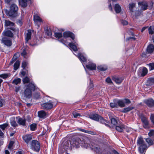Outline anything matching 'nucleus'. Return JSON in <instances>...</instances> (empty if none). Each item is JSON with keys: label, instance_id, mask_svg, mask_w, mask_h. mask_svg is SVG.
I'll return each mask as SVG.
<instances>
[{"label": "nucleus", "instance_id": "0eeeda50", "mask_svg": "<svg viewBox=\"0 0 154 154\" xmlns=\"http://www.w3.org/2000/svg\"><path fill=\"white\" fill-rule=\"evenodd\" d=\"M41 106L44 109L48 110L51 109L53 107V104L51 101H49L48 102L42 104Z\"/></svg>", "mask_w": 154, "mask_h": 154}, {"label": "nucleus", "instance_id": "ea45409f", "mask_svg": "<svg viewBox=\"0 0 154 154\" xmlns=\"http://www.w3.org/2000/svg\"><path fill=\"white\" fill-rule=\"evenodd\" d=\"M147 70L145 67H144L142 70L141 75L142 76H144L147 73Z\"/></svg>", "mask_w": 154, "mask_h": 154}, {"label": "nucleus", "instance_id": "ddd939ff", "mask_svg": "<svg viewBox=\"0 0 154 154\" xmlns=\"http://www.w3.org/2000/svg\"><path fill=\"white\" fill-rule=\"evenodd\" d=\"M63 36L64 38H66L68 37L71 38L72 39L74 40L75 39L74 34L70 32H66L63 33Z\"/></svg>", "mask_w": 154, "mask_h": 154}, {"label": "nucleus", "instance_id": "3c124183", "mask_svg": "<svg viewBox=\"0 0 154 154\" xmlns=\"http://www.w3.org/2000/svg\"><path fill=\"white\" fill-rule=\"evenodd\" d=\"M27 64L28 63L26 61H23L22 63V67L23 68V69H25Z\"/></svg>", "mask_w": 154, "mask_h": 154}, {"label": "nucleus", "instance_id": "7ed1b4c3", "mask_svg": "<svg viewBox=\"0 0 154 154\" xmlns=\"http://www.w3.org/2000/svg\"><path fill=\"white\" fill-rule=\"evenodd\" d=\"M30 147L32 150L38 152L40 149V144L37 140H34L32 141Z\"/></svg>", "mask_w": 154, "mask_h": 154}, {"label": "nucleus", "instance_id": "de8ad7c7", "mask_svg": "<svg viewBox=\"0 0 154 154\" xmlns=\"http://www.w3.org/2000/svg\"><path fill=\"white\" fill-rule=\"evenodd\" d=\"M30 81V79H29L27 77H25L23 79V82L24 83V84H25V83H28V82H29Z\"/></svg>", "mask_w": 154, "mask_h": 154}, {"label": "nucleus", "instance_id": "0e129e2a", "mask_svg": "<svg viewBox=\"0 0 154 154\" xmlns=\"http://www.w3.org/2000/svg\"><path fill=\"white\" fill-rule=\"evenodd\" d=\"M149 33V34H153L154 31L151 29V26L148 29Z\"/></svg>", "mask_w": 154, "mask_h": 154}, {"label": "nucleus", "instance_id": "5fc2aeb1", "mask_svg": "<svg viewBox=\"0 0 154 154\" xmlns=\"http://www.w3.org/2000/svg\"><path fill=\"white\" fill-rule=\"evenodd\" d=\"M106 82L108 84H111L112 83V80L109 77H108L106 79Z\"/></svg>", "mask_w": 154, "mask_h": 154}, {"label": "nucleus", "instance_id": "49530a36", "mask_svg": "<svg viewBox=\"0 0 154 154\" xmlns=\"http://www.w3.org/2000/svg\"><path fill=\"white\" fill-rule=\"evenodd\" d=\"M142 12L141 10H138L136 11L135 12V15L136 17H137L139 16H140Z\"/></svg>", "mask_w": 154, "mask_h": 154}, {"label": "nucleus", "instance_id": "9d476101", "mask_svg": "<svg viewBox=\"0 0 154 154\" xmlns=\"http://www.w3.org/2000/svg\"><path fill=\"white\" fill-rule=\"evenodd\" d=\"M86 68L90 70H95L96 68V66L95 64L91 62H90L86 66Z\"/></svg>", "mask_w": 154, "mask_h": 154}, {"label": "nucleus", "instance_id": "79ce46f5", "mask_svg": "<svg viewBox=\"0 0 154 154\" xmlns=\"http://www.w3.org/2000/svg\"><path fill=\"white\" fill-rule=\"evenodd\" d=\"M149 85H152L154 84V78H149L147 81Z\"/></svg>", "mask_w": 154, "mask_h": 154}, {"label": "nucleus", "instance_id": "423d86ee", "mask_svg": "<svg viewBox=\"0 0 154 154\" xmlns=\"http://www.w3.org/2000/svg\"><path fill=\"white\" fill-rule=\"evenodd\" d=\"M140 118L141 119L144 128H148L149 127V122L147 119L142 114L140 115Z\"/></svg>", "mask_w": 154, "mask_h": 154}, {"label": "nucleus", "instance_id": "6e6d98bb", "mask_svg": "<svg viewBox=\"0 0 154 154\" xmlns=\"http://www.w3.org/2000/svg\"><path fill=\"white\" fill-rule=\"evenodd\" d=\"M110 106L112 108H117L118 106V105L116 103H111L110 104Z\"/></svg>", "mask_w": 154, "mask_h": 154}, {"label": "nucleus", "instance_id": "37998d69", "mask_svg": "<svg viewBox=\"0 0 154 154\" xmlns=\"http://www.w3.org/2000/svg\"><path fill=\"white\" fill-rule=\"evenodd\" d=\"M72 115L73 116V117L75 118H77L78 116H82L81 114L75 111H73L72 113Z\"/></svg>", "mask_w": 154, "mask_h": 154}, {"label": "nucleus", "instance_id": "c756f323", "mask_svg": "<svg viewBox=\"0 0 154 154\" xmlns=\"http://www.w3.org/2000/svg\"><path fill=\"white\" fill-rule=\"evenodd\" d=\"M10 123L11 125L14 127H15L17 126V124L14 118H11V119Z\"/></svg>", "mask_w": 154, "mask_h": 154}, {"label": "nucleus", "instance_id": "4c0bfd02", "mask_svg": "<svg viewBox=\"0 0 154 154\" xmlns=\"http://www.w3.org/2000/svg\"><path fill=\"white\" fill-rule=\"evenodd\" d=\"M134 107H128L126 108H124L122 111L123 112H127L130 111L131 110L133 109Z\"/></svg>", "mask_w": 154, "mask_h": 154}, {"label": "nucleus", "instance_id": "f257e3e1", "mask_svg": "<svg viewBox=\"0 0 154 154\" xmlns=\"http://www.w3.org/2000/svg\"><path fill=\"white\" fill-rule=\"evenodd\" d=\"M146 142L148 144L149 146H147L143 141L142 138L140 137L138 138L137 141V145L138 146V151L140 154H145L146 151L148 147L153 144L154 140H152L150 138L145 139Z\"/></svg>", "mask_w": 154, "mask_h": 154}, {"label": "nucleus", "instance_id": "774afa93", "mask_svg": "<svg viewBox=\"0 0 154 154\" xmlns=\"http://www.w3.org/2000/svg\"><path fill=\"white\" fill-rule=\"evenodd\" d=\"M153 2L152 1H151L150 2L149 5V9H151L152 8V7L153 5Z\"/></svg>", "mask_w": 154, "mask_h": 154}, {"label": "nucleus", "instance_id": "2eb2a0df", "mask_svg": "<svg viewBox=\"0 0 154 154\" xmlns=\"http://www.w3.org/2000/svg\"><path fill=\"white\" fill-rule=\"evenodd\" d=\"M125 128V126L123 124H118L116 127V130L120 132H122Z\"/></svg>", "mask_w": 154, "mask_h": 154}, {"label": "nucleus", "instance_id": "f704fd0d", "mask_svg": "<svg viewBox=\"0 0 154 154\" xmlns=\"http://www.w3.org/2000/svg\"><path fill=\"white\" fill-rule=\"evenodd\" d=\"M14 25V23L9 20H5V26H13Z\"/></svg>", "mask_w": 154, "mask_h": 154}, {"label": "nucleus", "instance_id": "2f4dec72", "mask_svg": "<svg viewBox=\"0 0 154 154\" xmlns=\"http://www.w3.org/2000/svg\"><path fill=\"white\" fill-rule=\"evenodd\" d=\"M98 70L101 71H104L107 69V67L105 65H100L97 67Z\"/></svg>", "mask_w": 154, "mask_h": 154}, {"label": "nucleus", "instance_id": "13d9d810", "mask_svg": "<svg viewBox=\"0 0 154 154\" xmlns=\"http://www.w3.org/2000/svg\"><path fill=\"white\" fill-rule=\"evenodd\" d=\"M34 97L36 99H38L40 97V94L38 93H35L34 94Z\"/></svg>", "mask_w": 154, "mask_h": 154}, {"label": "nucleus", "instance_id": "c9c22d12", "mask_svg": "<svg viewBox=\"0 0 154 154\" xmlns=\"http://www.w3.org/2000/svg\"><path fill=\"white\" fill-rule=\"evenodd\" d=\"M80 131L82 132H85V133L89 134H94V132L93 131H90L86 130H85L84 129H80Z\"/></svg>", "mask_w": 154, "mask_h": 154}, {"label": "nucleus", "instance_id": "7c9ffc66", "mask_svg": "<svg viewBox=\"0 0 154 154\" xmlns=\"http://www.w3.org/2000/svg\"><path fill=\"white\" fill-rule=\"evenodd\" d=\"M34 20L35 22L38 21L39 22H41L42 21V20L40 17L38 16L36 14L34 16Z\"/></svg>", "mask_w": 154, "mask_h": 154}, {"label": "nucleus", "instance_id": "b1692460", "mask_svg": "<svg viewBox=\"0 0 154 154\" xmlns=\"http://www.w3.org/2000/svg\"><path fill=\"white\" fill-rule=\"evenodd\" d=\"M98 121L102 124H105L107 127H109V125L107 124L108 123V121L103 119L101 116H100L99 118V121Z\"/></svg>", "mask_w": 154, "mask_h": 154}, {"label": "nucleus", "instance_id": "f3484780", "mask_svg": "<svg viewBox=\"0 0 154 154\" xmlns=\"http://www.w3.org/2000/svg\"><path fill=\"white\" fill-rule=\"evenodd\" d=\"M74 43L70 42L69 43V47L75 52L77 51L76 45H78V44L76 43V41H75Z\"/></svg>", "mask_w": 154, "mask_h": 154}, {"label": "nucleus", "instance_id": "680f3d73", "mask_svg": "<svg viewBox=\"0 0 154 154\" xmlns=\"http://www.w3.org/2000/svg\"><path fill=\"white\" fill-rule=\"evenodd\" d=\"M150 119L154 125V115L153 114H151V115Z\"/></svg>", "mask_w": 154, "mask_h": 154}, {"label": "nucleus", "instance_id": "dca6fc26", "mask_svg": "<svg viewBox=\"0 0 154 154\" xmlns=\"http://www.w3.org/2000/svg\"><path fill=\"white\" fill-rule=\"evenodd\" d=\"M144 103L149 107H152L154 106V100L152 99L145 100Z\"/></svg>", "mask_w": 154, "mask_h": 154}, {"label": "nucleus", "instance_id": "e433bc0d", "mask_svg": "<svg viewBox=\"0 0 154 154\" xmlns=\"http://www.w3.org/2000/svg\"><path fill=\"white\" fill-rule=\"evenodd\" d=\"M21 82V79L20 78H17L14 79L13 82L12 83L15 84L16 85L20 84Z\"/></svg>", "mask_w": 154, "mask_h": 154}, {"label": "nucleus", "instance_id": "4be33fe9", "mask_svg": "<svg viewBox=\"0 0 154 154\" xmlns=\"http://www.w3.org/2000/svg\"><path fill=\"white\" fill-rule=\"evenodd\" d=\"M31 0H20L19 3L20 6L23 7H25L27 5V2Z\"/></svg>", "mask_w": 154, "mask_h": 154}, {"label": "nucleus", "instance_id": "6ab92c4d", "mask_svg": "<svg viewBox=\"0 0 154 154\" xmlns=\"http://www.w3.org/2000/svg\"><path fill=\"white\" fill-rule=\"evenodd\" d=\"M3 34L4 36L11 38L14 35L13 33L10 30H5L3 32Z\"/></svg>", "mask_w": 154, "mask_h": 154}, {"label": "nucleus", "instance_id": "4d7b16f0", "mask_svg": "<svg viewBox=\"0 0 154 154\" xmlns=\"http://www.w3.org/2000/svg\"><path fill=\"white\" fill-rule=\"evenodd\" d=\"M26 49L24 48L21 54L22 56H23L24 57H26Z\"/></svg>", "mask_w": 154, "mask_h": 154}, {"label": "nucleus", "instance_id": "58836bf2", "mask_svg": "<svg viewBox=\"0 0 154 154\" xmlns=\"http://www.w3.org/2000/svg\"><path fill=\"white\" fill-rule=\"evenodd\" d=\"M54 36L57 38H60L62 36V33L61 32H54Z\"/></svg>", "mask_w": 154, "mask_h": 154}, {"label": "nucleus", "instance_id": "338daca9", "mask_svg": "<svg viewBox=\"0 0 154 154\" xmlns=\"http://www.w3.org/2000/svg\"><path fill=\"white\" fill-rule=\"evenodd\" d=\"M125 129L126 130V131L127 132H129L131 130V128L127 127L125 126Z\"/></svg>", "mask_w": 154, "mask_h": 154}, {"label": "nucleus", "instance_id": "72a5a7b5", "mask_svg": "<svg viewBox=\"0 0 154 154\" xmlns=\"http://www.w3.org/2000/svg\"><path fill=\"white\" fill-rule=\"evenodd\" d=\"M117 103L119 106L121 107H123L125 106V103L122 100H119L118 101Z\"/></svg>", "mask_w": 154, "mask_h": 154}, {"label": "nucleus", "instance_id": "f03ea898", "mask_svg": "<svg viewBox=\"0 0 154 154\" xmlns=\"http://www.w3.org/2000/svg\"><path fill=\"white\" fill-rule=\"evenodd\" d=\"M25 88L23 92L24 97L27 98H30L31 97L32 90L34 91L37 89L35 84L32 82L26 85Z\"/></svg>", "mask_w": 154, "mask_h": 154}, {"label": "nucleus", "instance_id": "c03bdc74", "mask_svg": "<svg viewBox=\"0 0 154 154\" xmlns=\"http://www.w3.org/2000/svg\"><path fill=\"white\" fill-rule=\"evenodd\" d=\"M37 125L33 123L30 126V130L32 131L35 130L36 128Z\"/></svg>", "mask_w": 154, "mask_h": 154}, {"label": "nucleus", "instance_id": "4468645a", "mask_svg": "<svg viewBox=\"0 0 154 154\" xmlns=\"http://www.w3.org/2000/svg\"><path fill=\"white\" fill-rule=\"evenodd\" d=\"M38 117L42 119H45L48 116L47 113L42 110L38 111Z\"/></svg>", "mask_w": 154, "mask_h": 154}, {"label": "nucleus", "instance_id": "412c9836", "mask_svg": "<svg viewBox=\"0 0 154 154\" xmlns=\"http://www.w3.org/2000/svg\"><path fill=\"white\" fill-rule=\"evenodd\" d=\"M72 145V142L69 141H66L64 142L63 143V147L65 149H70Z\"/></svg>", "mask_w": 154, "mask_h": 154}, {"label": "nucleus", "instance_id": "20e7f679", "mask_svg": "<svg viewBox=\"0 0 154 154\" xmlns=\"http://www.w3.org/2000/svg\"><path fill=\"white\" fill-rule=\"evenodd\" d=\"M22 137L23 140L28 145L32 139V135L31 134H26L23 135Z\"/></svg>", "mask_w": 154, "mask_h": 154}, {"label": "nucleus", "instance_id": "8fccbe9b", "mask_svg": "<svg viewBox=\"0 0 154 154\" xmlns=\"http://www.w3.org/2000/svg\"><path fill=\"white\" fill-rule=\"evenodd\" d=\"M8 77V74H4L0 75V77L4 79H6Z\"/></svg>", "mask_w": 154, "mask_h": 154}, {"label": "nucleus", "instance_id": "5701e85b", "mask_svg": "<svg viewBox=\"0 0 154 154\" xmlns=\"http://www.w3.org/2000/svg\"><path fill=\"white\" fill-rule=\"evenodd\" d=\"M136 4L134 3H130L128 5L130 11L132 13L134 12V8L136 7Z\"/></svg>", "mask_w": 154, "mask_h": 154}, {"label": "nucleus", "instance_id": "cd10ccee", "mask_svg": "<svg viewBox=\"0 0 154 154\" xmlns=\"http://www.w3.org/2000/svg\"><path fill=\"white\" fill-rule=\"evenodd\" d=\"M115 10L117 13H119L121 11V8L120 6L118 4H116L115 5Z\"/></svg>", "mask_w": 154, "mask_h": 154}, {"label": "nucleus", "instance_id": "393cba45", "mask_svg": "<svg viewBox=\"0 0 154 154\" xmlns=\"http://www.w3.org/2000/svg\"><path fill=\"white\" fill-rule=\"evenodd\" d=\"M112 79L113 81L118 84H120L122 81V79L120 77L113 76L112 77Z\"/></svg>", "mask_w": 154, "mask_h": 154}, {"label": "nucleus", "instance_id": "1a4fd4ad", "mask_svg": "<svg viewBox=\"0 0 154 154\" xmlns=\"http://www.w3.org/2000/svg\"><path fill=\"white\" fill-rule=\"evenodd\" d=\"M80 139L81 140V141L80 142V146L86 148L89 147V145L87 143V141L88 140L87 138H85V139L80 138Z\"/></svg>", "mask_w": 154, "mask_h": 154}, {"label": "nucleus", "instance_id": "6e6552de", "mask_svg": "<svg viewBox=\"0 0 154 154\" xmlns=\"http://www.w3.org/2000/svg\"><path fill=\"white\" fill-rule=\"evenodd\" d=\"M80 138H77L75 139H73L72 142V146L75 148H78L80 146V142H81Z\"/></svg>", "mask_w": 154, "mask_h": 154}, {"label": "nucleus", "instance_id": "a18cd8bd", "mask_svg": "<svg viewBox=\"0 0 154 154\" xmlns=\"http://www.w3.org/2000/svg\"><path fill=\"white\" fill-rule=\"evenodd\" d=\"M91 148L92 149L94 150L96 153H99L100 148L99 147H94L92 146Z\"/></svg>", "mask_w": 154, "mask_h": 154}, {"label": "nucleus", "instance_id": "bb28decb", "mask_svg": "<svg viewBox=\"0 0 154 154\" xmlns=\"http://www.w3.org/2000/svg\"><path fill=\"white\" fill-rule=\"evenodd\" d=\"M32 34V31L30 30H28L25 36V39L27 42L31 39Z\"/></svg>", "mask_w": 154, "mask_h": 154}, {"label": "nucleus", "instance_id": "c85d7f7f", "mask_svg": "<svg viewBox=\"0 0 154 154\" xmlns=\"http://www.w3.org/2000/svg\"><path fill=\"white\" fill-rule=\"evenodd\" d=\"M78 57L82 62H85L86 61V59L81 53H79L78 54Z\"/></svg>", "mask_w": 154, "mask_h": 154}, {"label": "nucleus", "instance_id": "69168bd1", "mask_svg": "<svg viewBox=\"0 0 154 154\" xmlns=\"http://www.w3.org/2000/svg\"><path fill=\"white\" fill-rule=\"evenodd\" d=\"M90 82L89 84V88H92L94 87V86L93 83L91 82V81L90 79Z\"/></svg>", "mask_w": 154, "mask_h": 154}, {"label": "nucleus", "instance_id": "052dcab7", "mask_svg": "<svg viewBox=\"0 0 154 154\" xmlns=\"http://www.w3.org/2000/svg\"><path fill=\"white\" fill-rule=\"evenodd\" d=\"M154 134V130H151L148 133V135L149 137H151Z\"/></svg>", "mask_w": 154, "mask_h": 154}, {"label": "nucleus", "instance_id": "603ef678", "mask_svg": "<svg viewBox=\"0 0 154 154\" xmlns=\"http://www.w3.org/2000/svg\"><path fill=\"white\" fill-rule=\"evenodd\" d=\"M149 69L150 70L154 69V63H151L149 64Z\"/></svg>", "mask_w": 154, "mask_h": 154}, {"label": "nucleus", "instance_id": "473e14b6", "mask_svg": "<svg viewBox=\"0 0 154 154\" xmlns=\"http://www.w3.org/2000/svg\"><path fill=\"white\" fill-rule=\"evenodd\" d=\"M20 64V62L18 60H17L16 62L14 65V70H16L18 69Z\"/></svg>", "mask_w": 154, "mask_h": 154}, {"label": "nucleus", "instance_id": "aec40b11", "mask_svg": "<svg viewBox=\"0 0 154 154\" xmlns=\"http://www.w3.org/2000/svg\"><path fill=\"white\" fill-rule=\"evenodd\" d=\"M154 46L152 44L149 45L146 48V53L151 54L154 51Z\"/></svg>", "mask_w": 154, "mask_h": 154}, {"label": "nucleus", "instance_id": "a19ab883", "mask_svg": "<svg viewBox=\"0 0 154 154\" xmlns=\"http://www.w3.org/2000/svg\"><path fill=\"white\" fill-rule=\"evenodd\" d=\"M8 123H5L2 125H0V128L3 131H4L8 126Z\"/></svg>", "mask_w": 154, "mask_h": 154}, {"label": "nucleus", "instance_id": "e2e57ef3", "mask_svg": "<svg viewBox=\"0 0 154 154\" xmlns=\"http://www.w3.org/2000/svg\"><path fill=\"white\" fill-rule=\"evenodd\" d=\"M121 23L123 25H126L128 24V22L127 21L123 20H122L121 21Z\"/></svg>", "mask_w": 154, "mask_h": 154}, {"label": "nucleus", "instance_id": "9b49d317", "mask_svg": "<svg viewBox=\"0 0 154 154\" xmlns=\"http://www.w3.org/2000/svg\"><path fill=\"white\" fill-rule=\"evenodd\" d=\"M2 41L5 45L8 47L11 46L12 44L11 39L6 37L2 38Z\"/></svg>", "mask_w": 154, "mask_h": 154}, {"label": "nucleus", "instance_id": "864d4df0", "mask_svg": "<svg viewBox=\"0 0 154 154\" xmlns=\"http://www.w3.org/2000/svg\"><path fill=\"white\" fill-rule=\"evenodd\" d=\"M45 32L48 36H51L52 35L50 29H47L45 30Z\"/></svg>", "mask_w": 154, "mask_h": 154}, {"label": "nucleus", "instance_id": "a878e982", "mask_svg": "<svg viewBox=\"0 0 154 154\" xmlns=\"http://www.w3.org/2000/svg\"><path fill=\"white\" fill-rule=\"evenodd\" d=\"M26 120L25 119L20 118L19 119L17 123L20 125L23 126H25L26 125Z\"/></svg>", "mask_w": 154, "mask_h": 154}, {"label": "nucleus", "instance_id": "a211bd4d", "mask_svg": "<svg viewBox=\"0 0 154 154\" xmlns=\"http://www.w3.org/2000/svg\"><path fill=\"white\" fill-rule=\"evenodd\" d=\"M100 116L97 114H92L89 115V118L94 120L98 121H99V118Z\"/></svg>", "mask_w": 154, "mask_h": 154}, {"label": "nucleus", "instance_id": "f8f14e48", "mask_svg": "<svg viewBox=\"0 0 154 154\" xmlns=\"http://www.w3.org/2000/svg\"><path fill=\"white\" fill-rule=\"evenodd\" d=\"M138 5L141 7V9L143 11H145L147 9L148 4L146 2L143 1L138 3Z\"/></svg>", "mask_w": 154, "mask_h": 154}, {"label": "nucleus", "instance_id": "09e8293b", "mask_svg": "<svg viewBox=\"0 0 154 154\" xmlns=\"http://www.w3.org/2000/svg\"><path fill=\"white\" fill-rule=\"evenodd\" d=\"M111 123L114 125H116L117 123L116 119L114 118H112L111 119Z\"/></svg>", "mask_w": 154, "mask_h": 154}, {"label": "nucleus", "instance_id": "39448f33", "mask_svg": "<svg viewBox=\"0 0 154 154\" xmlns=\"http://www.w3.org/2000/svg\"><path fill=\"white\" fill-rule=\"evenodd\" d=\"M18 7L16 4H12L10 7V11L9 12L10 15L13 16L14 14L18 11Z\"/></svg>", "mask_w": 154, "mask_h": 154}, {"label": "nucleus", "instance_id": "bf43d9fd", "mask_svg": "<svg viewBox=\"0 0 154 154\" xmlns=\"http://www.w3.org/2000/svg\"><path fill=\"white\" fill-rule=\"evenodd\" d=\"M14 143L13 141H11L10 142V143H9V144L8 146V148L9 149H11V148L12 147V146H13Z\"/></svg>", "mask_w": 154, "mask_h": 154}]
</instances>
